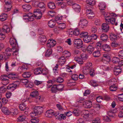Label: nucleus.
Instances as JSON below:
<instances>
[{
	"label": "nucleus",
	"instance_id": "f257e3e1",
	"mask_svg": "<svg viewBox=\"0 0 123 123\" xmlns=\"http://www.w3.org/2000/svg\"><path fill=\"white\" fill-rule=\"evenodd\" d=\"M10 43L12 47V50L13 51V55H16L18 54V47L16 40L13 38H11L10 40Z\"/></svg>",
	"mask_w": 123,
	"mask_h": 123
},
{
	"label": "nucleus",
	"instance_id": "f03ea898",
	"mask_svg": "<svg viewBox=\"0 0 123 123\" xmlns=\"http://www.w3.org/2000/svg\"><path fill=\"white\" fill-rule=\"evenodd\" d=\"M15 84H10L7 86H2L0 87V93H4L6 91V88L7 89L9 90H14L18 86L19 82L18 81H16L14 83Z\"/></svg>",
	"mask_w": 123,
	"mask_h": 123
},
{
	"label": "nucleus",
	"instance_id": "7ed1b4c3",
	"mask_svg": "<svg viewBox=\"0 0 123 123\" xmlns=\"http://www.w3.org/2000/svg\"><path fill=\"white\" fill-rule=\"evenodd\" d=\"M43 108L40 106H36L33 109L32 111L30 113V115L32 117L40 115L43 112Z\"/></svg>",
	"mask_w": 123,
	"mask_h": 123
},
{
	"label": "nucleus",
	"instance_id": "20e7f679",
	"mask_svg": "<svg viewBox=\"0 0 123 123\" xmlns=\"http://www.w3.org/2000/svg\"><path fill=\"white\" fill-rule=\"evenodd\" d=\"M74 47L79 49L81 48L83 46V41L80 39H76L74 40Z\"/></svg>",
	"mask_w": 123,
	"mask_h": 123
},
{
	"label": "nucleus",
	"instance_id": "39448f33",
	"mask_svg": "<svg viewBox=\"0 0 123 123\" xmlns=\"http://www.w3.org/2000/svg\"><path fill=\"white\" fill-rule=\"evenodd\" d=\"M106 19L105 22L108 25L111 24L113 25L115 24L116 26H117L118 24L117 22H115L116 19L114 18H111L110 16L109 17H107Z\"/></svg>",
	"mask_w": 123,
	"mask_h": 123
},
{
	"label": "nucleus",
	"instance_id": "423d86ee",
	"mask_svg": "<svg viewBox=\"0 0 123 123\" xmlns=\"http://www.w3.org/2000/svg\"><path fill=\"white\" fill-rule=\"evenodd\" d=\"M38 2L35 1L34 4L35 5H37V6L39 7L40 11L44 12L46 10L45 6L44 4L42 2H40L38 3Z\"/></svg>",
	"mask_w": 123,
	"mask_h": 123
},
{
	"label": "nucleus",
	"instance_id": "0eeeda50",
	"mask_svg": "<svg viewBox=\"0 0 123 123\" xmlns=\"http://www.w3.org/2000/svg\"><path fill=\"white\" fill-rule=\"evenodd\" d=\"M31 96L33 98H35L36 99H38V101H42V99L40 96H39V94L38 91H35L31 92L30 94Z\"/></svg>",
	"mask_w": 123,
	"mask_h": 123
},
{
	"label": "nucleus",
	"instance_id": "6e6552de",
	"mask_svg": "<svg viewBox=\"0 0 123 123\" xmlns=\"http://www.w3.org/2000/svg\"><path fill=\"white\" fill-rule=\"evenodd\" d=\"M42 12H43L40 11L38 9H35L34 11V13H36L34 14V17L37 19H40L42 17Z\"/></svg>",
	"mask_w": 123,
	"mask_h": 123
},
{
	"label": "nucleus",
	"instance_id": "1a4fd4ad",
	"mask_svg": "<svg viewBox=\"0 0 123 123\" xmlns=\"http://www.w3.org/2000/svg\"><path fill=\"white\" fill-rule=\"evenodd\" d=\"M8 79V74L6 75L5 74L2 75L0 77V79L3 81L2 83H5V82H6V84H4L5 85V86L7 84L9 83Z\"/></svg>",
	"mask_w": 123,
	"mask_h": 123
},
{
	"label": "nucleus",
	"instance_id": "9d476101",
	"mask_svg": "<svg viewBox=\"0 0 123 123\" xmlns=\"http://www.w3.org/2000/svg\"><path fill=\"white\" fill-rule=\"evenodd\" d=\"M56 41L52 39L49 40L47 44V46L49 48H50L54 47L56 44Z\"/></svg>",
	"mask_w": 123,
	"mask_h": 123
},
{
	"label": "nucleus",
	"instance_id": "9b49d317",
	"mask_svg": "<svg viewBox=\"0 0 123 123\" xmlns=\"http://www.w3.org/2000/svg\"><path fill=\"white\" fill-rule=\"evenodd\" d=\"M92 106V103L90 101L85 100L83 102V107L85 108H90Z\"/></svg>",
	"mask_w": 123,
	"mask_h": 123
},
{
	"label": "nucleus",
	"instance_id": "f8f14e48",
	"mask_svg": "<svg viewBox=\"0 0 123 123\" xmlns=\"http://www.w3.org/2000/svg\"><path fill=\"white\" fill-rule=\"evenodd\" d=\"M108 24L106 23L102 24V28L103 31L107 32L109 30V26Z\"/></svg>",
	"mask_w": 123,
	"mask_h": 123
},
{
	"label": "nucleus",
	"instance_id": "ddd939ff",
	"mask_svg": "<svg viewBox=\"0 0 123 123\" xmlns=\"http://www.w3.org/2000/svg\"><path fill=\"white\" fill-rule=\"evenodd\" d=\"M92 11V10L91 9H88L86 10V15L89 18L92 19L94 16V13Z\"/></svg>",
	"mask_w": 123,
	"mask_h": 123
},
{
	"label": "nucleus",
	"instance_id": "4468645a",
	"mask_svg": "<svg viewBox=\"0 0 123 123\" xmlns=\"http://www.w3.org/2000/svg\"><path fill=\"white\" fill-rule=\"evenodd\" d=\"M38 40L42 44L44 45L47 41L46 37L44 35H41L38 38Z\"/></svg>",
	"mask_w": 123,
	"mask_h": 123
},
{
	"label": "nucleus",
	"instance_id": "2eb2a0df",
	"mask_svg": "<svg viewBox=\"0 0 123 123\" xmlns=\"http://www.w3.org/2000/svg\"><path fill=\"white\" fill-rule=\"evenodd\" d=\"M84 70H87L90 72V74L91 76H93L95 74L94 70L93 69H92L91 67H89L88 66H87L85 69H84Z\"/></svg>",
	"mask_w": 123,
	"mask_h": 123
},
{
	"label": "nucleus",
	"instance_id": "dca6fc26",
	"mask_svg": "<svg viewBox=\"0 0 123 123\" xmlns=\"http://www.w3.org/2000/svg\"><path fill=\"white\" fill-rule=\"evenodd\" d=\"M88 21L85 19H80L79 23V25L80 27L85 26L87 24Z\"/></svg>",
	"mask_w": 123,
	"mask_h": 123
},
{
	"label": "nucleus",
	"instance_id": "f3484780",
	"mask_svg": "<svg viewBox=\"0 0 123 123\" xmlns=\"http://www.w3.org/2000/svg\"><path fill=\"white\" fill-rule=\"evenodd\" d=\"M24 16H26L28 17L27 18H24L25 19H28L29 21H33L34 20V18H33L34 17V15H33L32 13H30L29 14L28 13L27 14V15H24Z\"/></svg>",
	"mask_w": 123,
	"mask_h": 123
},
{
	"label": "nucleus",
	"instance_id": "a211bd4d",
	"mask_svg": "<svg viewBox=\"0 0 123 123\" xmlns=\"http://www.w3.org/2000/svg\"><path fill=\"white\" fill-rule=\"evenodd\" d=\"M98 49L97 50L94 51L93 53V55L94 57H99L101 55L100 51V49L99 47H98Z\"/></svg>",
	"mask_w": 123,
	"mask_h": 123
},
{
	"label": "nucleus",
	"instance_id": "6ab92c4d",
	"mask_svg": "<svg viewBox=\"0 0 123 123\" xmlns=\"http://www.w3.org/2000/svg\"><path fill=\"white\" fill-rule=\"evenodd\" d=\"M54 113L53 111L51 110H48L46 112L45 115L47 117H51L52 115H54Z\"/></svg>",
	"mask_w": 123,
	"mask_h": 123
},
{
	"label": "nucleus",
	"instance_id": "aec40b11",
	"mask_svg": "<svg viewBox=\"0 0 123 123\" xmlns=\"http://www.w3.org/2000/svg\"><path fill=\"white\" fill-rule=\"evenodd\" d=\"M121 72V70L120 68V67H115L114 70V73L116 75H118Z\"/></svg>",
	"mask_w": 123,
	"mask_h": 123
},
{
	"label": "nucleus",
	"instance_id": "412c9836",
	"mask_svg": "<svg viewBox=\"0 0 123 123\" xmlns=\"http://www.w3.org/2000/svg\"><path fill=\"white\" fill-rule=\"evenodd\" d=\"M102 49L105 51L109 52L111 51V48L110 46L107 44L103 45L102 47Z\"/></svg>",
	"mask_w": 123,
	"mask_h": 123
},
{
	"label": "nucleus",
	"instance_id": "4be33fe9",
	"mask_svg": "<svg viewBox=\"0 0 123 123\" xmlns=\"http://www.w3.org/2000/svg\"><path fill=\"white\" fill-rule=\"evenodd\" d=\"M48 6L49 8L51 9H54L56 7L55 3L53 2H49L48 3Z\"/></svg>",
	"mask_w": 123,
	"mask_h": 123
},
{
	"label": "nucleus",
	"instance_id": "5701e85b",
	"mask_svg": "<svg viewBox=\"0 0 123 123\" xmlns=\"http://www.w3.org/2000/svg\"><path fill=\"white\" fill-rule=\"evenodd\" d=\"M117 35L113 33H111L110 35V40L113 41H115L117 40Z\"/></svg>",
	"mask_w": 123,
	"mask_h": 123
},
{
	"label": "nucleus",
	"instance_id": "b1692460",
	"mask_svg": "<svg viewBox=\"0 0 123 123\" xmlns=\"http://www.w3.org/2000/svg\"><path fill=\"white\" fill-rule=\"evenodd\" d=\"M26 105L24 103L20 104L19 106V108L21 111H24L26 110H28V108L26 107Z\"/></svg>",
	"mask_w": 123,
	"mask_h": 123
},
{
	"label": "nucleus",
	"instance_id": "393cba45",
	"mask_svg": "<svg viewBox=\"0 0 123 123\" xmlns=\"http://www.w3.org/2000/svg\"><path fill=\"white\" fill-rule=\"evenodd\" d=\"M101 39L103 41H107L108 39V36L105 34L103 33L101 34L100 37Z\"/></svg>",
	"mask_w": 123,
	"mask_h": 123
},
{
	"label": "nucleus",
	"instance_id": "a878e982",
	"mask_svg": "<svg viewBox=\"0 0 123 123\" xmlns=\"http://www.w3.org/2000/svg\"><path fill=\"white\" fill-rule=\"evenodd\" d=\"M8 76L9 79H10L13 80H14L18 78L17 76L15 74L10 73L8 74Z\"/></svg>",
	"mask_w": 123,
	"mask_h": 123
},
{
	"label": "nucleus",
	"instance_id": "bb28decb",
	"mask_svg": "<svg viewBox=\"0 0 123 123\" xmlns=\"http://www.w3.org/2000/svg\"><path fill=\"white\" fill-rule=\"evenodd\" d=\"M7 17V14L3 13L0 16V21H4L6 19Z\"/></svg>",
	"mask_w": 123,
	"mask_h": 123
},
{
	"label": "nucleus",
	"instance_id": "cd10ccee",
	"mask_svg": "<svg viewBox=\"0 0 123 123\" xmlns=\"http://www.w3.org/2000/svg\"><path fill=\"white\" fill-rule=\"evenodd\" d=\"M73 7L74 10L77 12H79L80 11V6L79 5L75 4L73 5Z\"/></svg>",
	"mask_w": 123,
	"mask_h": 123
},
{
	"label": "nucleus",
	"instance_id": "c85d7f7f",
	"mask_svg": "<svg viewBox=\"0 0 123 123\" xmlns=\"http://www.w3.org/2000/svg\"><path fill=\"white\" fill-rule=\"evenodd\" d=\"M55 21L52 19L49 21L48 25L51 28H53L55 25Z\"/></svg>",
	"mask_w": 123,
	"mask_h": 123
},
{
	"label": "nucleus",
	"instance_id": "c756f323",
	"mask_svg": "<svg viewBox=\"0 0 123 123\" xmlns=\"http://www.w3.org/2000/svg\"><path fill=\"white\" fill-rule=\"evenodd\" d=\"M22 8L25 11H29V10L31 8V6L29 5H25L22 6Z\"/></svg>",
	"mask_w": 123,
	"mask_h": 123
},
{
	"label": "nucleus",
	"instance_id": "7c9ffc66",
	"mask_svg": "<svg viewBox=\"0 0 123 123\" xmlns=\"http://www.w3.org/2000/svg\"><path fill=\"white\" fill-rule=\"evenodd\" d=\"M98 6L101 12H102L105 9V6L103 3H100L98 5Z\"/></svg>",
	"mask_w": 123,
	"mask_h": 123
},
{
	"label": "nucleus",
	"instance_id": "2f4dec72",
	"mask_svg": "<svg viewBox=\"0 0 123 123\" xmlns=\"http://www.w3.org/2000/svg\"><path fill=\"white\" fill-rule=\"evenodd\" d=\"M12 51V48L11 49L9 48L6 49L5 50V53L7 56H10L11 55V52Z\"/></svg>",
	"mask_w": 123,
	"mask_h": 123
},
{
	"label": "nucleus",
	"instance_id": "473e14b6",
	"mask_svg": "<svg viewBox=\"0 0 123 123\" xmlns=\"http://www.w3.org/2000/svg\"><path fill=\"white\" fill-rule=\"evenodd\" d=\"M2 112L5 114L8 115L9 114L10 112L8 110L7 108L6 107H3L1 109Z\"/></svg>",
	"mask_w": 123,
	"mask_h": 123
},
{
	"label": "nucleus",
	"instance_id": "72a5a7b5",
	"mask_svg": "<svg viewBox=\"0 0 123 123\" xmlns=\"http://www.w3.org/2000/svg\"><path fill=\"white\" fill-rule=\"evenodd\" d=\"M86 2L87 4L92 6H94L95 4V0H86Z\"/></svg>",
	"mask_w": 123,
	"mask_h": 123
},
{
	"label": "nucleus",
	"instance_id": "f704fd0d",
	"mask_svg": "<svg viewBox=\"0 0 123 123\" xmlns=\"http://www.w3.org/2000/svg\"><path fill=\"white\" fill-rule=\"evenodd\" d=\"M2 31L5 32L6 33H8L10 32V29L7 25H4L3 27Z\"/></svg>",
	"mask_w": 123,
	"mask_h": 123
},
{
	"label": "nucleus",
	"instance_id": "c9c22d12",
	"mask_svg": "<svg viewBox=\"0 0 123 123\" xmlns=\"http://www.w3.org/2000/svg\"><path fill=\"white\" fill-rule=\"evenodd\" d=\"M31 75V74L29 72H25L22 74V76L25 78H29Z\"/></svg>",
	"mask_w": 123,
	"mask_h": 123
},
{
	"label": "nucleus",
	"instance_id": "e433bc0d",
	"mask_svg": "<svg viewBox=\"0 0 123 123\" xmlns=\"http://www.w3.org/2000/svg\"><path fill=\"white\" fill-rule=\"evenodd\" d=\"M41 68H36L34 70V73L35 74L38 75L41 73L42 72Z\"/></svg>",
	"mask_w": 123,
	"mask_h": 123
},
{
	"label": "nucleus",
	"instance_id": "4c0bfd02",
	"mask_svg": "<svg viewBox=\"0 0 123 123\" xmlns=\"http://www.w3.org/2000/svg\"><path fill=\"white\" fill-rule=\"evenodd\" d=\"M52 53V49L50 48L47 49L45 54L46 57H48Z\"/></svg>",
	"mask_w": 123,
	"mask_h": 123
},
{
	"label": "nucleus",
	"instance_id": "58836bf2",
	"mask_svg": "<svg viewBox=\"0 0 123 123\" xmlns=\"http://www.w3.org/2000/svg\"><path fill=\"white\" fill-rule=\"evenodd\" d=\"M92 39V38L91 35V36H87V37L86 38H84V40L86 43H88L90 42Z\"/></svg>",
	"mask_w": 123,
	"mask_h": 123
},
{
	"label": "nucleus",
	"instance_id": "ea45409f",
	"mask_svg": "<svg viewBox=\"0 0 123 123\" xmlns=\"http://www.w3.org/2000/svg\"><path fill=\"white\" fill-rule=\"evenodd\" d=\"M103 59L106 60L108 62H110L111 61L110 58V56L107 54H104Z\"/></svg>",
	"mask_w": 123,
	"mask_h": 123
},
{
	"label": "nucleus",
	"instance_id": "a19ab883",
	"mask_svg": "<svg viewBox=\"0 0 123 123\" xmlns=\"http://www.w3.org/2000/svg\"><path fill=\"white\" fill-rule=\"evenodd\" d=\"M87 49V51L90 54L92 53L94 50V47L90 45L88 46Z\"/></svg>",
	"mask_w": 123,
	"mask_h": 123
},
{
	"label": "nucleus",
	"instance_id": "79ce46f5",
	"mask_svg": "<svg viewBox=\"0 0 123 123\" xmlns=\"http://www.w3.org/2000/svg\"><path fill=\"white\" fill-rule=\"evenodd\" d=\"M58 26L60 29H63L65 28L66 25L64 23H61L59 24Z\"/></svg>",
	"mask_w": 123,
	"mask_h": 123
},
{
	"label": "nucleus",
	"instance_id": "37998d69",
	"mask_svg": "<svg viewBox=\"0 0 123 123\" xmlns=\"http://www.w3.org/2000/svg\"><path fill=\"white\" fill-rule=\"evenodd\" d=\"M120 61L119 58L117 57H114L112 58V61L113 63H118Z\"/></svg>",
	"mask_w": 123,
	"mask_h": 123
},
{
	"label": "nucleus",
	"instance_id": "c03bdc74",
	"mask_svg": "<svg viewBox=\"0 0 123 123\" xmlns=\"http://www.w3.org/2000/svg\"><path fill=\"white\" fill-rule=\"evenodd\" d=\"M66 117L64 114H61L59 116H58L57 118L60 120L62 119H66Z\"/></svg>",
	"mask_w": 123,
	"mask_h": 123
},
{
	"label": "nucleus",
	"instance_id": "a18cd8bd",
	"mask_svg": "<svg viewBox=\"0 0 123 123\" xmlns=\"http://www.w3.org/2000/svg\"><path fill=\"white\" fill-rule=\"evenodd\" d=\"M51 91L52 92L56 93L57 91V89L56 85H54L51 87Z\"/></svg>",
	"mask_w": 123,
	"mask_h": 123
},
{
	"label": "nucleus",
	"instance_id": "49530a36",
	"mask_svg": "<svg viewBox=\"0 0 123 123\" xmlns=\"http://www.w3.org/2000/svg\"><path fill=\"white\" fill-rule=\"evenodd\" d=\"M74 35L75 36L78 35L80 33V31L78 28L75 29L74 30Z\"/></svg>",
	"mask_w": 123,
	"mask_h": 123
},
{
	"label": "nucleus",
	"instance_id": "de8ad7c7",
	"mask_svg": "<svg viewBox=\"0 0 123 123\" xmlns=\"http://www.w3.org/2000/svg\"><path fill=\"white\" fill-rule=\"evenodd\" d=\"M114 79H111L109 81L108 84L110 86L115 85V83L114 81Z\"/></svg>",
	"mask_w": 123,
	"mask_h": 123
},
{
	"label": "nucleus",
	"instance_id": "09e8293b",
	"mask_svg": "<svg viewBox=\"0 0 123 123\" xmlns=\"http://www.w3.org/2000/svg\"><path fill=\"white\" fill-rule=\"evenodd\" d=\"M72 113L75 116H78L79 115V111L76 109H74V111H73Z\"/></svg>",
	"mask_w": 123,
	"mask_h": 123
},
{
	"label": "nucleus",
	"instance_id": "8fccbe9b",
	"mask_svg": "<svg viewBox=\"0 0 123 123\" xmlns=\"http://www.w3.org/2000/svg\"><path fill=\"white\" fill-rule=\"evenodd\" d=\"M83 114H84L83 117H88L89 116V112L87 110H85L84 111Z\"/></svg>",
	"mask_w": 123,
	"mask_h": 123
},
{
	"label": "nucleus",
	"instance_id": "3c124183",
	"mask_svg": "<svg viewBox=\"0 0 123 123\" xmlns=\"http://www.w3.org/2000/svg\"><path fill=\"white\" fill-rule=\"evenodd\" d=\"M39 121V120L38 119L35 118L31 120V122L32 123H38Z\"/></svg>",
	"mask_w": 123,
	"mask_h": 123
},
{
	"label": "nucleus",
	"instance_id": "603ef678",
	"mask_svg": "<svg viewBox=\"0 0 123 123\" xmlns=\"http://www.w3.org/2000/svg\"><path fill=\"white\" fill-rule=\"evenodd\" d=\"M80 57L81 59L85 60H86L87 57V55L83 53L80 55Z\"/></svg>",
	"mask_w": 123,
	"mask_h": 123
},
{
	"label": "nucleus",
	"instance_id": "864d4df0",
	"mask_svg": "<svg viewBox=\"0 0 123 123\" xmlns=\"http://www.w3.org/2000/svg\"><path fill=\"white\" fill-rule=\"evenodd\" d=\"M18 121L19 122H22L24 121L25 120V118L24 116H20L19 117H18L17 118Z\"/></svg>",
	"mask_w": 123,
	"mask_h": 123
},
{
	"label": "nucleus",
	"instance_id": "5fc2aeb1",
	"mask_svg": "<svg viewBox=\"0 0 123 123\" xmlns=\"http://www.w3.org/2000/svg\"><path fill=\"white\" fill-rule=\"evenodd\" d=\"M117 87L115 85L110 86L109 87L111 91H115L117 90Z\"/></svg>",
	"mask_w": 123,
	"mask_h": 123
},
{
	"label": "nucleus",
	"instance_id": "6e6d98bb",
	"mask_svg": "<svg viewBox=\"0 0 123 123\" xmlns=\"http://www.w3.org/2000/svg\"><path fill=\"white\" fill-rule=\"evenodd\" d=\"M56 87L57 91H62L63 86V85H56Z\"/></svg>",
	"mask_w": 123,
	"mask_h": 123
},
{
	"label": "nucleus",
	"instance_id": "4d7b16f0",
	"mask_svg": "<svg viewBox=\"0 0 123 123\" xmlns=\"http://www.w3.org/2000/svg\"><path fill=\"white\" fill-rule=\"evenodd\" d=\"M64 56L68 58L71 55V54L70 52L68 51H65L64 52Z\"/></svg>",
	"mask_w": 123,
	"mask_h": 123
},
{
	"label": "nucleus",
	"instance_id": "13d9d810",
	"mask_svg": "<svg viewBox=\"0 0 123 123\" xmlns=\"http://www.w3.org/2000/svg\"><path fill=\"white\" fill-rule=\"evenodd\" d=\"M21 82L24 83L25 85L27 84L29 82L28 79H22L21 80Z\"/></svg>",
	"mask_w": 123,
	"mask_h": 123
},
{
	"label": "nucleus",
	"instance_id": "bf43d9fd",
	"mask_svg": "<svg viewBox=\"0 0 123 123\" xmlns=\"http://www.w3.org/2000/svg\"><path fill=\"white\" fill-rule=\"evenodd\" d=\"M78 76L77 75L74 74L72 75L71 78L72 79V80H78Z\"/></svg>",
	"mask_w": 123,
	"mask_h": 123
},
{
	"label": "nucleus",
	"instance_id": "052dcab7",
	"mask_svg": "<svg viewBox=\"0 0 123 123\" xmlns=\"http://www.w3.org/2000/svg\"><path fill=\"white\" fill-rule=\"evenodd\" d=\"M100 120L98 118H97L94 119L92 121V123H100Z\"/></svg>",
	"mask_w": 123,
	"mask_h": 123
},
{
	"label": "nucleus",
	"instance_id": "680f3d73",
	"mask_svg": "<svg viewBox=\"0 0 123 123\" xmlns=\"http://www.w3.org/2000/svg\"><path fill=\"white\" fill-rule=\"evenodd\" d=\"M64 80L63 78L60 77H58L56 79L57 82L59 83L62 82L64 81Z\"/></svg>",
	"mask_w": 123,
	"mask_h": 123
},
{
	"label": "nucleus",
	"instance_id": "e2e57ef3",
	"mask_svg": "<svg viewBox=\"0 0 123 123\" xmlns=\"http://www.w3.org/2000/svg\"><path fill=\"white\" fill-rule=\"evenodd\" d=\"M118 56L122 59H123V50H121L119 52Z\"/></svg>",
	"mask_w": 123,
	"mask_h": 123
},
{
	"label": "nucleus",
	"instance_id": "0e129e2a",
	"mask_svg": "<svg viewBox=\"0 0 123 123\" xmlns=\"http://www.w3.org/2000/svg\"><path fill=\"white\" fill-rule=\"evenodd\" d=\"M111 46L113 48L116 47L119 45L118 43H116L115 42H112L111 43Z\"/></svg>",
	"mask_w": 123,
	"mask_h": 123
},
{
	"label": "nucleus",
	"instance_id": "69168bd1",
	"mask_svg": "<svg viewBox=\"0 0 123 123\" xmlns=\"http://www.w3.org/2000/svg\"><path fill=\"white\" fill-rule=\"evenodd\" d=\"M88 33L85 32H82L80 34L82 37H83L84 38H86L88 36Z\"/></svg>",
	"mask_w": 123,
	"mask_h": 123
},
{
	"label": "nucleus",
	"instance_id": "338daca9",
	"mask_svg": "<svg viewBox=\"0 0 123 123\" xmlns=\"http://www.w3.org/2000/svg\"><path fill=\"white\" fill-rule=\"evenodd\" d=\"M91 85L94 87L96 86H98V84L96 81L94 80H91L90 81Z\"/></svg>",
	"mask_w": 123,
	"mask_h": 123
},
{
	"label": "nucleus",
	"instance_id": "774afa93",
	"mask_svg": "<svg viewBox=\"0 0 123 123\" xmlns=\"http://www.w3.org/2000/svg\"><path fill=\"white\" fill-rule=\"evenodd\" d=\"M118 98L120 101H123V94L118 95Z\"/></svg>",
	"mask_w": 123,
	"mask_h": 123
}]
</instances>
